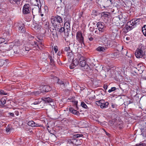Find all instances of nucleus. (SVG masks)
Instances as JSON below:
<instances>
[{"instance_id":"obj_1","label":"nucleus","mask_w":146,"mask_h":146,"mask_svg":"<svg viewBox=\"0 0 146 146\" xmlns=\"http://www.w3.org/2000/svg\"><path fill=\"white\" fill-rule=\"evenodd\" d=\"M51 21L54 28L58 29V28L60 27L62 20L61 17L58 15L52 16L50 19Z\"/></svg>"},{"instance_id":"obj_2","label":"nucleus","mask_w":146,"mask_h":146,"mask_svg":"<svg viewBox=\"0 0 146 146\" xmlns=\"http://www.w3.org/2000/svg\"><path fill=\"white\" fill-rule=\"evenodd\" d=\"M145 55V48L142 44L139 46L136 50L135 55L137 58H140L144 57Z\"/></svg>"},{"instance_id":"obj_3","label":"nucleus","mask_w":146,"mask_h":146,"mask_svg":"<svg viewBox=\"0 0 146 146\" xmlns=\"http://www.w3.org/2000/svg\"><path fill=\"white\" fill-rule=\"evenodd\" d=\"M96 25L100 34H102L105 32L106 27L104 23L101 22H99L97 23Z\"/></svg>"},{"instance_id":"obj_4","label":"nucleus","mask_w":146,"mask_h":146,"mask_svg":"<svg viewBox=\"0 0 146 146\" xmlns=\"http://www.w3.org/2000/svg\"><path fill=\"white\" fill-rule=\"evenodd\" d=\"M31 9V6L29 4H25L23 6V13L24 14H29L30 13Z\"/></svg>"},{"instance_id":"obj_5","label":"nucleus","mask_w":146,"mask_h":146,"mask_svg":"<svg viewBox=\"0 0 146 146\" xmlns=\"http://www.w3.org/2000/svg\"><path fill=\"white\" fill-rule=\"evenodd\" d=\"M76 38L77 40L82 45L84 46V38L81 31H78L76 34Z\"/></svg>"},{"instance_id":"obj_6","label":"nucleus","mask_w":146,"mask_h":146,"mask_svg":"<svg viewBox=\"0 0 146 146\" xmlns=\"http://www.w3.org/2000/svg\"><path fill=\"white\" fill-rule=\"evenodd\" d=\"M113 2V0H103L102 5H103V7L106 8L110 6Z\"/></svg>"},{"instance_id":"obj_7","label":"nucleus","mask_w":146,"mask_h":146,"mask_svg":"<svg viewBox=\"0 0 146 146\" xmlns=\"http://www.w3.org/2000/svg\"><path fill=\"white\" fill-rule=\"evenodd\" d=\"M133 21V20H132L131 21H128L127 23V24L125 27L127 30L130 31L134 28Z\"/></svg>"},{"instance_id":"obj_8","label":"nucleus","mask_w":146,"mask_h":146,"mask_svg":"<svg viewBox=\"0 0 146 146\" xmlns=\"http://www.w3.org/2000/svg\"><path fill=\"white\" fill-rule=\"evenodd\" d=\"M122 14H120L118 17H113L112 20V22L115 24H118V23H119V21L123 19L122 18Z\"/></svg>"},{"instance_id":"obj_9","label":"nucleus","mask_w":146,"mask_h":146,"mask_svg":"<svg viewBox=\"0 0 146 146\" xmlns=\"http://www.w3.org/2000/svg\"><path fill=\"white\" fill-rule=\"evenodd\" d=\"M79 61L78 59H75L72 60V63L70 65V68L71 69L74 68L79 64Z\"/></svg>"},{"instance_id":"obj_10","label":"nucleus","mask_w":146,"mask_h":146,"mask_svg":"<svg viewBox=\"0 0 146 146\" xmlns=\"http://www.w3.org/2000/svg\"><path fill=\"white\" fill-rule=\"evenodd\" d=\"M48 58L50 60V64L52 66H55V61L54 60V54L52 55H49Z\"/></svg>"},{"instance_id":"obj_11","label":"nucleus","mask_w":146,"mask_h":146,"mask_svg":"<svg viewBox=\"0 0 146 146\" xmlns=\"http://www.w3.org/2000/svg\"><path fill=\"white\" fill-rule=\"evenodd\" d=\"M79 62L80 65L82 67H84L86 65L87 66L88 65L86 64V61L83 57H81L79 59Z\"/></svg>"},{"instance_id":"obj_12","label":"nucleus","mask_w":146,"mask_h":146,"mask_svg":"<svg viewBox=\"0 0 146 146\" xmlns=\"http://www.w3.org/2000/svg\"><path fill=\"white\" fill-rule=\"evenodd\" d=\"M25 26V25L24 24H21L20 25H18L17 27L18 28L19 31L21 33H24L26 31Z\"/></svg>"},{"instance_id":"obj_13","label":"nucleus","mask_w":146,"mask_h":146,"mask_svg":"<svg viewBox=\"0 0 146 146\" xmlns=\"http://www.w3.org/2000/svg\"><path fill=\"white\" fill-rule=\"evenodd\" d=\"M27 124L28 125L32 127L40 126L38 124L36 123L33 121H31L28 122Z\"/></svg>"},{"instance_id":"obj_14","label":"nucleus","mask_w":146,"mask_h":146,"mask_svg":"<svg viewBox=\"0 0 146 146\" xmlns=\"http://www.w3.org/2000/svg\"><path fill=\"white\" fill-rule=\"evenodd\" d=\"M12 46L11 47L10 49H13L14 53L15 54H17L19 53V48L18 47L14 46V44H12L11 45Z\"/></svg>"},{"instance_id":"obj_15","label":"nucleus","mask_w":146,"mask_h":146,"mask_svg":"<svg viewBox=\"0 0 146 146\" xmlns=\"http://www.w3.org/2000/svg\"><path fill=\"white\" fill-rule=\"evenodd\" d=\"M13 42L14 43V46L16 47H19L22 44L23 41L19 40H17L14 41Z\"/></svg>"},{"instance_id":"obj_16","label":"nucleus","mask_w":146,"mask_h":146,"mask_svg":"<svg viewBox=\"0 0 146 146\" xmlns=\"http://www.w3.org/2000/svg\"><path fill=\"white\" fill-rule=\"evenodd\" d=\"M42 100L46 103H50L53 102L54 100L50 97H43Z\"/></svg>"},{"instance_id":"obj_17","label":"nucleus","mask_w":146,"mask_h":146,"mask_svg":"<svg viewBox=\"0 0 146 146\" xmlns=\"http://www.w3.org/2000/svg\"><path fill=\"white\" fill-rule=\"evenodd\" d=\"M82 140L81 139H76L74 138V141L73 142L74 143V145H80L82 143Z\"/></svg>"},{"instance_id":"obj_18","label":"nucleus","mask_w":146,"mask_h":146,"mask_svg":"<svg viewBox=\"0 0 146 146\" xmlns=\"http://www.w3.org/2000/svg\"><path fill=\"white\" fill-rule=\"evenodd\" d=\"M128 86L126 84H122L120 86V88L123 91H126L128 88Z\"/></svg>"},{"instance_id":"obj_19","label":"nucleus","mask_w":146,"mask_h":146,"mask_svg":"<svg viewBox=\"0 0 146 146\" xmlns=\"http://www.w3.org/2000/svg\"><path fill=\"white\" fill-rule=\"evenodd\" d=\"M51 90V88L48 86L45 85L43 88V90L45 92H48L50 91Z\"/></svg>"},{"instance_id":"obj_20","label":"nucleus","mask_w":146,"mask_h":146,"mask_svg":"<svg viewBox=\"0 0 146 146\" xmlns=\"http://www.w3.org/2000/svg\"><path fill=\"white\" fill-rule=\"evenodd\" d=\"M30 45L31 46H34L35 47H38V48L40 49L39 47L38 43L37 42L35 41H31V42H29Z\"/></svg>"},{"instance_id":"obj_21","label":"nucleus","mask_w":146,"mask_h":146,"mask_svg":"<svg viewBox=\"0 0 146 146\" xmlns=\"http://www.w3.org/2000/svg\"><path fill=\"white\" fill-rule=\"evenodd\" d=\"M21 0H9L10 2L13 4L19 5L20 4Z\"/></svg>"},{"instance_id":"obj_22","label":"nucleus","mask_w":146,"mask_h":146,"mask_svg":"<svg viewBox=\"0 0 146 146\" xmlns=\"http://www.w3.org/2000/svg\"><path fill=\"white\" fill-rule=\"evenodd\" d=\"M101 15L102 17L109 18L110 14L108 12H104L102 13Z\"/></svg>"},{"instance_id":"obj_23","label":"nucleus","mask_w":146,"mask_h":146,"mask_svg":"<svg viewBox=\"0 0 146 146\" xmlns=\"http://www.w3.org/2000/svg\"><path fill=\"white\" fill-rule=\"evenodd\" d=\"M58 29H56V28H55V29L56 31H58L60 33H62L65 31L64 27H62L61 25L60 27H58Z\"/></svg>"},{"instance_id":"obj_24","label":"nucleus","mask_w":146,"mask_h":146,"mask_svg":"<svg viewBox=\"0 0 146 146\" xmlns=\"http://www.w3.org/2000/svg\"><path fill=\"white\" fill-rule=\"evenodd\" d=\"M109 105V103L108 102H104L102 105H100V108H106L108 107Z\"/></svg>"},{"instance_id":"obj_25","label":"nucleus","mask_w":146,"mask_h":146,"mask_svg":"<svg viewBox=\"0 0 146 146\" xmlns=\"http://www.w3.org/2000/svg\"><path fill=\"white\" fill-rule=\"evenodd\" d=\"M57 83L60 85H63V86H64V81L62 80H60L59 78H57Z\"/></svg>"},{"instance_id":"obj_26","label":"nucleus","mask_w":146,"mask_h":146,"mask_svg":"<svg viewBox=\"0 0 146 146\" xmlns=\"http://www.w3.org/2000/svg\"><path fill=\"white\" fill-rule=\"evenodd\" d=\"M6 100L3 98H2L0 101V105H3L6 103Z\"/></svg>"},{"instance_id":"obj_27","label":"nucleus","mask_w":146,"mask_h":146,"mask_svg":"<svg viewBox=\"0 0 146 146\" xmlns=\"http://www.w3.org/2000/svg\"><path fill=\"white\" fill-rule=\"evenodd\" d=\"M41 93V91L40 90H39L33 92L32 93V94L35 96H37L40 94Z\"/></svg>"},{"instance_id":"obj_28","label":"nucleus","mask_w":146,"mask_h":146,"mask_svg":"<svg viewBox=\"0 0 146 146\" xmlns=\"http://www.w3.org/2000/svg\"><path fill=\"white\" fill-rule=\"evenodd\" d=\"M96 50L99 52L104 51L105 50V49L103 47L99 46L96 49Z\"/></svg>"},{"instance_id":"obj_29","label":"nucleus","mask_w":146,"mask_h":146,"mask_svg":"<svg viewBox=\"0 0 146 146\" xmlns=\"http://www.w3.org/2000/svg\"><path fill=\"white\" fill-rule=\"evenodd\" d=\"M142 31L143 35L146 36V25H144L142 28Z\"/></svg>"},{"instance_id":"obj_30","label":"nucleus","mask_w":146,"mask_h":146,"mask_svg":"<svg viewBox=\"0 0 146 146\" xmlns=\"http://www.w3.org/2000/svg\"><path fill=\"white\" fill-rule=\"evenodd\" d=\"M133 20V24H134V26H135L136 25L139 24L140 19Z\"/></svg>"},{"instance_id":"obj_31","label":"nucleus","mask_w":146,"mask_h":146,"mask_svg":"<svg viewBox=\"0 0 146 146\" xmlns=\"http://www.w3.org/2000/svg\"><path fill=\"white\" fill-rule=\"evenodd\" d=\"M117 127L119 129H121L123 128V123L122 122H120L117 124Z\"/></svg>"},{"instance_id":"obj_32","label":"nucleus","mask_w":146,"mask_h":146,"mask_svg":"<svg viewBox=\"0 0 146 146\" xmlns=\"http://www.w3.org/2000/svg\"><path fill=\"white\" fill-rule=\"evenodd\" d=\"M34 1L36 3L35 4V5L38 6L39 8L40 5V7L41 6V3L40 0H34Z\"/></svg>"},{"instance_id":"obj_33","label":"nucleus","mask_w":146,"mask_h":146,"mask_svg":"<svg viewBox=\"0 0 146 146\" xmlns=\"http://www.w3.org/2000/svg\"><path fill=\"white\" fill-rule=\"evenodd\" d=\"M27 45L25 46V49L26 51H29L31 49V47L29 44L28 45L27 44Z\"/></svg>"},{"instance_id":"obj_34","label":"nucleus","mask_w":146,"mask_h":146,"mask_svg":"<svg viewBox=\"0 0 146 146\" xmlns=\"http://www.w3.org/2000/svg\"><path fill=\"white\" fill-rule=\"evenodd\" d=\"M40 102H40L38 100H36L33 103L31 104V105L32 106H33L34 105H39Z\"/></svg>"},{"instance_id":"obj_35","label":"nucleus","mask_w":146,"mask_h":146,"mask_svg":"<svg viewBox=\"0 0 146 146\" xmlns=\"http://www.w3.org/2000/svg\"><path fill=\"white\" fill-rule=\"evenodd\" d=\"M34 28L35 30H36V31H39L41 29L40 26H39V25H37L36 26H35Z\"/></svg>"},{"instance_id":"obj_36","label":"nucleus","mask_w":146,"mask_h":146,"mask_svg":"<svg viewBox=\"0 0 146 146\" xmlns=\"http://www.w3.org/2000/svg\"><path fill=\"white\" fill-rule=\"evenodd\" d=\"M82 136H83V135L82 134H77L74 135L73 137V138L76 139L77 138Z\"/></svg>"},{"instance_id":"obj_37","label":"nucleus","mask_w":146,"mask_h":146,"mask_svg":"<svg viewBox=\"0 0 146 146\" xmlns=\"http://www.w3.org/2000/svg\"><path fill=\"white\" fill-rule=\"evenodd\" d=\"M0 94L2 95H7V93L3 90H1Z\"/></svg>"},{"instance_id":"obj_38","label":"nucleus","mask_w":146,"mask_h":146,"mask_svg":"<svg viewBox=\"0 0 146 146\" xmlns=\"http://www.w3.org/2000/svg\"><path fill=\"white\" fill-rule=\"evenodd\" d=\"M67 54L68 56L71 57L73 55V53L72 51L70 50V51H68V52H67Z\"/></svg>"},{"instance_id":"obj_39","label":"nucleus","mask_w":146,"mask_h":146,"mask_svg":"<svg viewBox=\"0 0 146 146\" xmlns=\"http://www.w3.org/2000/svg\"><path fill=\"white\" fill-rule=\"evenodd\" d=\"M81 105L82 106V107L84 108H87V106L86 105L85 103L82 102H81Z\"/></svg>"},{"instance_id":"obj_40","label":"nucleus","mask_w":146,"mask_h":146,"mask_svg":"<svg viewBox=\"0 0 146 146\" xmlns=\"http://www.w3.org/2000/svg\"><path fill=\"white\" fill-rule=\"evenodd\" d=\"M116 89V88L115 87H112L110 89L108 90V92L109 93H110L112 92L115 91Z\"/></svg>"},{"instance_id":"obj_41","label":"nucleus","mask_w":146,"mask_h":146,"mask_svg":"<svg viewBox=\"0 0 146 146\" xmlns=\"http://www.w3.org/2000/svg\"><path fill=\"white\" fill-rule=\"evenodd\" d=\"M136 145L137 146H146V144L145 143L140 142L139 143L137 144Z\"/></svg>"},{"instance_id":"obj_42","label":"nucleus","mask_w":146,"mask_h":146,"mask_svg":"<svg viewBox=\"0 0 146 146\" xmlns=\"http://www.w3.org/2000/svg\"><path fill=\"white\" fill-rule=\"evenodd\" d=\"M74 115H78L80 113L79 111H77L76 110H74L73 112H72V113Z\"/></svg>"},{"instance_id":"obj_43","label":"nucleus","mask_w":146,"mask_h":146,"mask_svg":"<svg viewBox=\"0 0 146 146\" xmlns=\"http://www.w3.org/2000/svg\"><path fill=\"white\" fill-rule=\"evenodd\" d=\"M74 141V138L73 139H69L68 140V143L70 144H72L74 145V143L73 142Z\"/></svg>"},{"instance_id":"obj_44","label":"nucleus","mask_w":146,"mask_h":146,"mask_svg":"<svg viewBox=\"0 0 146 146\" xmlns=\"http://www.w3.org/2000/svg\"><path fill=\"white\" fill-rule=\"evenodd\" d=\"M71 50H70V47L68 46V47H66L65 48L64 50L65 51H66L67 52H68L69 51H70Z\"/></svg>"},{"instance_id":"obj_45","label":"nucleus","mask_w":146,"mask_h":146,"mask_svg":"<svg viewBox=\"0 0 146 146\" xmlns=\"http://www.w3.org/2000/svg\"><path fill=\"white\" fill-rule=\"evenodd\" d=\"M83 11H81L80 12L79 15V18L80 19H81V17H82L83 15Z\"/></svg>"},{"instance_id":"obj_46","label":"nucleus","mask_w":146,"mask_h":146,"mask_svg":"<svg viewBox=\"0 0 146 146\" xmlns=\"http://www.w3.org/2000/svg\"><path fill=\"white\" fill-rule=\"evenodd\" d=\"M4 63V61L3 60H0V67L2 66Z\"/></svg>"},{"instance_id":"obj_47","label":"nucleus","mask_w":146,"mask_h":146,"mask_svg":"<svg viewBox=\"0 0 146 146\" xmlns=\"http://www.w3.org/2000/svg\"><path fill=\"white\" fill-rule=\"evenodd\" d=\"M103 0H96L97 3L101 6L102 5V1Z\"/></svg>"},{"instance_id":"obj_48","label":"nucleus","mask_w":146,"mask_h":146,"mask_svg":"<svg viewBox=\"0 0 146 146\" xmlns=\"http://www.w3.org/2000/svg\"><path fill=\"white\" fill-rule=\"evenodd\" d=\"M71 102L73 103V104L76 106L77 107V104H78V102L77 101H76L74 100H72L71 101Z\"/></svg>"},{"instance_id":"obj_49","label":"nucleus","mask_w":146,"mask_h":146,"mask_svg":"<svg viewBox=\"0 0 146 146\" xmlns=\"http://www.w3.org/2000/svg\"><path fill=\"white\" fill-rule=\"evenodd\" d=\"M11 129V128L10 127H9L8 126L6 127V130L7 132H9Z\"/></svg>"},{"instance_id":"obj_50","label":"nucleus","mask_w":146,"mask_h":146,"mask_svg":"<svg viewBox=\"0 0 146 146\" xmlns=\"http://www.w3.org/2000/svg\"><path fill=\"white\" fill-rule=\"evenodd\" d=\"M64 25H66L68 26L67 28H69L70 27V24L68 22H66L65 23Z\"/></svg>"},{"instance_id":"obj_51","label":"nucleus","mask_w":146,"mask_h":146,"mask_svg":"<svg viewBox=\"0 0 146 146\" xmlns=\"http://www.w3.org/2000/svg\"><path fill=\"white\" fill-rule=\"evenodd\" d=\"M88 39L90 41H93L94 40V38L92 37H88Z\"/></svg>"},{"instance_id":"obj_52","label":"nucleus","mask_w":146,"mask_h":146,"mask_svg":"<svg viewBox=\"0 0 146 146\" xmlns=\"http://www.w3.org/2000/svg\"><path fill=\"white\" fill-rule=\"evenodd\" d=\"M89 29H90V30L91 32H93L94 30V27H90V28Z\"/></svg>"},{"instance_id":"obj_53","label":"nucleus","mask_w":146,"mask_h":146,"mask_svg":"<svg viewBox=\"0 0 146 146\" xmlns=\"http://www.w3.org/2000/svg\"><path fill=\"white\" fill-rule=\"evenodd\" d=\"M96 104H97L98 106H100V100L98 101H96L95 102Z\"/></svg>"},{"instance_id":"obj_54","label":"nucleus","mask_w":146,"mask_h":146,"mask_svg":"<svg viewBox=\"0 0 146 146\" xmlns=\"http://www.w3.org/2000/svg\"><path fill=\"white\" fill-rule=\"evenodd\" d=\"M103 88L105 90H106L108 88L107 85L106 84H104V85Z\"/></svg>"},{"instance_id":"obj_55","label":"nucleus","mask_w":146,"mask_h":146,"mask_svg":"<svg viewBox=\"0 0 146 146\" xmlns=\"http://www.w3.org/2000/svg\"><path fill=\"white\" fill-rule=\"evenodd\" d=\"M112 107L113 108H116V105L114 104L113 103H111V105Z\"/></svg>"},{"instance_id":"obj_56","label":"nucleus","mask_w":146,"mask_h":146,"mask_svg":"<svg viewBox=\"0 0 146 146\" xmlns=\"http://www.w3.org/2000/svg\"><path fill=\"white\" fill-rule=\"evenodd\" d=\"M100 105H102L103 104H104V102H105V101L103 100H100Z\"/></svg>"},{"instance_id":"obj_57","label":"nucleus","mask_w":146,"mask_h":146,"mask_svg":"<svg viewBox=\"0 0 146 146\" xmlns=\"http://www.w3.org/2000/svg\"><path fill=\"white\" fill-rule=\"evenodd\" d=\"M73 108H69V111L70 112L72 113V112H73L74 111V110Z\"/></svg>"},{"instance_id":"obj_58","label":"nucleus","mask_w":146,"mask_h":146,"mask_svg":"<svg viewBox=\"0 0 146 146\" xmlns=\"http://www.w3.org/2000/svg\"><path fill=\"white\" fill-rule=\"evenodd\" d=\"M9 114L12 117H14V115L13 113H9Z\"/></svg>"},{"instance_id":"obj_59","label":"nucleus","mask_w":146,"mask_h":146,"mask_svg":"<svg viewBox=\"0 0 146 146\" xmlns=\"http://www.w3.org/2000/svg\"><path fill=\"white\" fill-rule=\"evenodd\" d=\"M54 50L55 52L56 53L58 51V49L57 46L54 47Z\"/></svg>"},{"instance_id":"obj_60","label":"nucleus","mask_w":146,"mask_h":146,"mask_svg":"<svg viewBox=\"0 0 146 146\" xmlns=\"http://www.w3.org/2000/svg\"><path fill=\"white\" fill-rule=\"evenodd\" d=\"M4 41V40L3 38H0V44L2 43Z\"/></svg>"},{"instance_id":"obj_61","label":"nucleus","mask_w":146,"mask_h":146,"mask_svg":"<svg viewBox=\"0 0 146 146\" xmlns=\"http://www.w3.org/2000/svg\"><path fill=\"white\" fill-rule=\"evenodd\" d=\"M109 123L110 124V125H112L114 123L113 121H110L109 122Z\"/></svg>"},{"instance_id":"obj_62","label":"nucleus","mask_w":146,"mask_h":146,"mask_svg":"<svg viewBox=\"0 0 146 146\" xmlns=\"http://www.w3.org/2000/svg\"><path fill=\"white\" fill-rule=\"evenodd\" d=\"M43 40H42L41 41H38V44H40L41 45H42V43L43 42Z\"/></svg>"},{"instance_id":"obj_63","label":"nucleus","mask_w":146,"mask_h":146,"mask_svg":"<svg viewBox=\"0 0 146 146\" xmlns=\"http://www.w3.org/2000/svg\"><path fill=\"white\" fill-rule=\"evenodd\" d=\"M14 44V43H10V44H9V50H11V49H10V48H11V47L12 46H11V44Z\"/></svg>"},{"instance_id":"obj_64","label":"nucleus","mask_w":146,"mask_h":146,"mask_svg":"<svg viewBox=\"0 0 146 146\" xmlns=\"http://www.w3.org/2000/svg\"><path fill=\"white\" fill-rule=\"evenodd\" d=\"M129 64H130L131 65H132V61L131 60H129Z\"/></svg>"}]
</instances>
